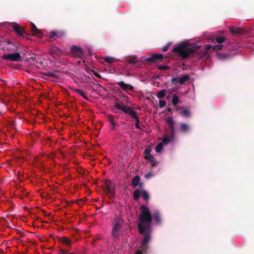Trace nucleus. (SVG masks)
Instances as JSON below:
<instances>
[{"instance_id":"19","label":"nucleus","mask_w":254,"mask_h":254,"mask_svg":"<svg viewBox=\"0 0 254 254\" xmlns=\"http://www.w3.org/2000/svg\"><path fill=\"white\" fill-rule=\"evenodd\" d=\"M181 130L183 132H187L190 130L189 126L185 123H182L180 124Z\"/></svg>"},{"instance_id":"9","label":"nucleus","mask_w":254,"mask_h":254,"mask_svg":"<svg viewBox=\"0 0 254 254\" xmlns=\"http://www.w3.org/2000/svg\"><path fill=\"white\" fill-rule=\"evenodd\" d=\"M166 122L169 127L170 128L171 132L170 134H167L165 135H169L170 137L172 139H174V136H175V129H174V125H175V121L173 120V119L172 117H168L166 119Z\"/></svg>"},{"instance_id":"38","label":"nucleus","mask_w":254,"mask_h":254,"mask_svg":"<svg viewBox=\"0 0 254 254\" xmlns=\"http://www.w3.org/2000/svg\"><path fill=\"white\" fill-rule=\"evenodd\" d=\"M171 81L173 83H176L177 82L179 83V76L174 77L171 79Z\"/></svg>"},{"instance_id":"10","label":"nucleus","mask_w":254,"mask_h":254,"mask_svg":"<svg viewBox=\"0 0 254 254\" xmlns=\"http://www.w3.org/2000/svg\"><path fill=\"white\" fill-rule=\"evenodd\" d=\"M70 50L74 57H76L80 59L82 58L83 52L80 47L76 46H72L70 48Z\"/></svg>"},{"instance_id":"3","label":"nucleus","mask_w":254,"mask_h":254,"mask_svg":"<svg viewBox=\"0 0 254 254\" xmlns=\"http://www.w3.org/2000/svg\"><path fill=\"white\" fill-rule=\"evenodd\" d=\"M124 220L119 217H116L113 222L112 236L115 240L119 239L123 232Z\"/></svg>"},{"instance_id":"21","label":"nucleus","mask_w":254,"mask_h":254,"mask_svg":"<svg viewBox=\"0 0 254 254\" xmlns=\"http://www.w3.org/2000/svg\"><path fill=\"white\" fill-rule=\"evenodd\" d=\"M190 78V76L188 74L184 75L183 77H179V84L181 85H183L186 81H187Z\"/></svg>"},{"instance_id":"11","label":"nucleus","mask_w":254,"mask_h":254,"mask_svg":"<svg viewBox=\"0 0 254 254\" xmlns=\"http://www.w3.org/2000/svg\"><path fill=\"white\" fill-rule=\"evenodd\" d=\"M117 85L126 92L131 91L133 90V87L131 85L126 83L124 81L118 82Z\"/></svg>"},{"instance_id":"44","label":"nucleus","mask_w":254,"mask_h":254,"mask_svg":"<svg viewBox=\"0 0 254 254\" xmlns=\"http://www.w3.org/2000/svg\"><path fill=\"white\" fill-rule=\"evenodd\" d=\"M221 56H222V55H221V54H218V55H217L218 57L219 58H220V59H222V58L221 57Z\"/></svg>"},{"instance_id":"43","label":"nucleus","mask_w":254,"mask_h":254,"mask_svg":"<svg viewBox=\"0 0 254 254\" xmlns=\"http://www.w3.org/2000/svg\"><path fill=\"white\" fill-rule=\"evenodd\" d=\"M47 75L48 76H52V74L50 72H48L47 74Z\"/></svg>"},{"instance_id":"2","label":"nucleus","mask_w":254,"mask_h":254,"mask_svg":"<svg viewBox=\"0 0 254 254\" xmlns=\"http://www.w3.org/2000/svg\"><path fill=\"white\" fill-rule=\"evenodd\" d=\"M199 47V46L196 44H190L187 42H182L174 47L173 51L181 59H185Z\"/></svg>"},{"instance_id":"12","label":"nucleus","mask_w":254,"mask_h":254,"mask_svg":"<svg viewBox=\"0 0 254 254\" xmlns=\"http://www.w3.org/2000/svg\"><path fill=\"white\" fill-rule=\"evenodd\" d=\"M115 107L118 110H122L124 113L126 114H128L129 110L131 109L130 107H127L126 106L122 105L119 103H116Z\"/></svg>"},{"instance_id":"46","label":"nucleus","mask_w":254,"mask_h":254,"mask_svg":"<svg viewBox=\"0 0 254 254\" xmlns=\"http://www.w3.org/2000/svg\"><path fill=\"white\" fill-rule=\"evenodd\" d=\"M60 254H65V253H61Z\"/></svg>"},{"instance_id":"37","label":"nucleus","mask_w":254,"mask_h":254,"mask_svg":"<svg viewBox=\"0 0 254 254\" xmlns=\"http://www.w3.org/2000/svg\"><path fill=\"white\" fill-rule=\"evenodd\" d=\"M172 43H168L166 46H165L164 47H163L162 49V51L163 52H166L167 51H168L169 47L171 45Z\"/></svg>"},{"instance_id":"35","label":"nucleus","mask_w":254,"mask_h":254,"mask_svg":"<svg viewBox=\"0 0 254 254\" xmlns=\"http://www.w3.org/2000/svg\"><path fill=\"white\" fill-rule=\"evenodd\" d=\"M216 40L219 44H222L225 41V39L224 37L220 36L217 37Z\"/></svg>"},{"instance_id":"7","label":"nucleus","mask_w":254,"mask_h":254,"mask_svg":"<svg viewBox=\"0 0 254 254\" xmlns=\"http://www.w3.org/2000/svg\"><path fill=\"white\" fill-rule=\"evenodd\" d=\"M174 139L170 137L169 135H165L163 137L162 141L159 143L155 148L156 152L160 153L163 149V146L164 145H167L169 142H173Z\"/></svg>"},{"instance_id":"1","label":"nucleus","mask_w":254,"mask_h":254,"mask_svg":"<svg viewBox=\"0 0 254 254\" xmlns=\"http://www.w3.org/2000/svg\"><path fill=\"white\" fill-rule=\"evenodd\" d=\"M152 220L156 224L161 223V219L159 211L155 210L151 214L148 207L141 205L137 225L139 232L142 235H144L141 247L143 251H146L148 248V243L151 239Z\"/></svg>"},{"instance_id":"41","label":"nucleus","mask_w":254,"mask_h":254,"mask_svg":"<svg viewBox=\"0 0 254 254\" xmlns=\"http://www.w3.org/2000/svg\"><path fill=\"white\" fill-rule=\"evenodd\" d=\"M92 72L93 73V74L96 75V76H98L99 75L98 73H96L95 71H94L93 70H92Z\"/></svg>"},{"instance_id":"17","label":"nucleus","mask_w":254,"mask_h":254,"mask_svg":"<svg viewBox=\"0 0 254 254\" xmlns=\"http://www.w3.org/2000/svg\"><path fill=\"white\" fill-rule=\"evenodd\" d=\"M50 54L53 56H58L62 53L61 50L57 47H53L50 50Z\"/></svg>"},{"instance_id":"26","label":"nucleus","mask_w":254,"mask_h":254,"mask_svg":"<svg viewBox=\"0 0 254 254\" xmlns=\"http://www.w3.org/2000/svg\"><path fill=\"white\" fill-rule=\"evenodd\" d=\"M140 61V59L136 57H133L127 60V63L130 64H134L137 63Z\"/></svg>"},{"instance_id":"23","label":"nucleus","mask_w":254,"mask_h":254,"mask_svg":"<svg viewBox=\"0 0 254 254\" xmlns=\"http://www.w3.org/2000/svg\"><path fill=\"white\" fill-rule=\"evenodd\" d=\"M74 92L79 94L81 96H82L84 99L88 100V98L85 95V93L82 91L81 90L79 89H75L74 90Z\"/></svg>"},{"instance_id":"28","label":"nucleus","mask_w":254,"mask_h":254,"mask_svg":"<svg viewBox=\"0 0 254 254\" xmlns=\"http://www.w3.org/2000/svg\"><path fill=\"white\" fill-rule=\"evenodd\" d=\"M107 118L108 121L110 123L112 126L117 125V123L114 121V119L113 116L111 115H108L107 116Z\"/></svg>"},{"instance_id":"40","label":"nucleus","mask_w":254,"mask_h":254,"mask_svg":"<svg viewBox=\"0 0 254 254\" xmlns=\"http://www.w3.org/2000/svg\"><path fill=\"white\" fill-rule=\"evenodd\" d=\"M135 254H142L141 250L138 249L136 251Z\"/></svg>"},{"instance_id":"24","label":"nucleus","mask_w":254,"mask_h":254,"mask_svg":"<svg viewBox=\"0 0 254 254\" xmlns=\"http://www.w3.org/2000/svg\"><path fill=\"white\" fill-rule=\"evenodd\" d=\"M31 24L32 26L31 32L34 35H37L40 33V31L36 27L34 23H31Z\"/></svg>"},{"instance_id":"13","label":"nucleus","mask_w":254,"mask_h":254,"mask_svg":"<svg viewBox=\"0 0 254 254\" xmlns=\"http://www.w3.org/2000/svg\"><path fill=\"white\" fill-rule=\"evenodd\" d=\"M115 107L118 110H122L124 113L126 114H128L129 110L131 109L130 107H127L126 106L122 105L119 103H116Z\"/></svg>"},{"instance_id":"29","label":"nucleus","mask_w":254,"mask_h":254,"mask_svg":"<svg viewBox=\"0 0 254 254\" xmlns=\"http://www.w3.org/2000/svg\"><path fill=\"white\" fill-rule=\"evenodd\" d=\"M62 36L61 33L59 31H52L50 33L49 36L50 38H54L55 36L61 37Z\"/></svg>"},{"instance_id":"42","label":"nucleus","mask_w":254,"mask_h":254,"mask_svg":"<svg viewBox=\"0 0 254 254\" xmlns=\"http://www.w3.org/2000/svg\"><path fill=\"white\" fill-rule=\"evenodd\" d=\"M116 125L112 126L111 129L113 130L115 129L116 128Z\"/></svg>"},{"instance_id":"15","label":"nucleus","mask_w":254,"mask_h":254,"mask_svg":"<svg viewBox=\"0 0 254 254\" xmlns=\"http://www.w3.org/2000/svg\"><path fill=\"white\" fill-rule=\"evenodd\" d=\"M132 185L133 188H135L139 186V187L142 186V183L140 182V177L139 176H134L132 180Z\"/></svg>"},{"instance_id":"5","label":"nucleus","mask_w":254,"mask_h":254,"mask_svg":"<svg viewBox=\"0 0 254 254\" xmlns=\"http://www.w3.org/2000/svg\"><path fill=\"white\" fill-rule=\"evenodd\" d=\"M151 146L147 147L144 150L143 156L147 161L151 164V167H154L157 166L158 162L155 159L154 156L151 154Z\"/></svg>"},{"instance_id":"22","label":"nucleus","mask_w":254,"mask_h":254,"mask_svg":"<svg viewBox=\"0 0 254 254\" xmlns=\"http://www.w3.org/2000/svg\"><path fill=\"white\" fill-rule=\"evenodd\" d=\"M166 94V90L165 89H162L158 91L156 94V96L158 99L163 98Z\"/></svg>"},{"instance_id":"36","label":"nucleus","mask_w":254,"mask_h":254,"mask_svg":"<svg viewBox=\"0 0 254 254\" xmlns=\"http://www.w3.org/2000/svg\"><path fill=\"white\" fill-rule=\"evenodd\" d=\"M166 105V102L164 100H160L159 101V106L160 108L164 107Z\"/></svg>"},{"instance_id":"4","label":"nucleus","mask_w":254,"mask_h":254,"mask_svg":"<svg viewBox=\"0 0 254 254\" xmlns=\"http://www.w3.org/2000/svg\"><path fill=\"white\" fill-rule=\"evenodd\" d=\"M223 45L222 44H219L215 46H211L207 44L205 45L203 51H201L199 55V58L202 59H207L209 57V52L211 49L212 50H220L222 49Z\"/></svg>"},{"instance_id":"32","label":"nucleus","mask_w":254,"mask_h":254,"mask_svg":"<svg viewBox=\"0 0 254 254\" xmlns=\"http://www.w3.org/2000/svg\"><path fill=\"white\" fill-rule=\"evenodd\" d=\"M128 114H129L132 118H134V119H135L136 118H138L136 112L131 109L129 110Z\"/></svg>"},{"instance_id":"45","label":"nucleus","mask_w":254,"mask_h":254,"mask_svg":"<svg viewBox=\"0 0 254 254\" xmlns=\"http://www.w3.org/2000/svg\"><path fill=\"white\" fill-rule=\"evenodd\" d=\"M67 254H76L75 253H68Z\"/></svg>"},{"instance_id":"14","label":"nucleus","mask_w":254,"mask_h":254,"mask_svg":"<svg viewBox=\"0 0 254 254\" xmlns=\"http://www.w3.org/2000/svg\"><path fill=\"white\" fill-rule=\"evenodd\" d=\"M177 110L183 117H188L190 116V112L186 108H177Z\"/></svg>"},{"instance_id":"16","label":"nucleus","mask_w":254,"mask_h":254,"mask_svg":"<svg viewBox=\"0 0 254 254\" xmlns=\"http://www.w3.org/2000/svg\"><path fill=\"white\" fill-rule=\"evenodd\" d=\"M105 185L108 191L109 192L112 193L115 188L114 184L110 181H106L105 182Z\"/></svg>"},{"instance_id":"18","label":"nucleus","mask_w":254,"mask_h":254,"mask_svg":"<svg viewBox=\"0 0 254 254\" xmlns=\"http://www.w3.org/2000/svg\"><path fill=\"white\" fill-rule=\"evenodd\" d=\"M229 31L233 34H241L242 33V29L241 28L234 26L231 27Z\"/></svg>"},{"instance_id":"33","label":"nucleus","mask_w":254,"mask_h":254,"mask_svg":"<svg viewBox=\"0 0 254 254\" xmlns=\"http://www.w3.org/2000/svg\"><path fill=\"white\" fill-rule=\"evenodd\" d=\"M155 173H154L152 172H149L145 174L144 177L146 179H149L152 177H153L155 175Z\"/></svg>"},{"instance_id":"25","label":"nucleus","mask_w":254,"mask_h":254,"mask_svg":"<svg viewBox=\"0 0 254 254\" xmlns=\"http://www.w3.org/2000/svg\"><path fill=\"white\" fill-rule=\"evenodd\" d=\"M152 60L155 61L156 62L157 61H160L161 60L163 57L162 54H153L151 56Z\"/></svg>"},{"instance_id":"31","label":"nucleus","mask_w":254,"mask_h":254,"mask_svg":"<svg viewBox=\"0 0 254 254\" xmlns=\"http://www.w3.org/2000/svg\"><path fill=\"white\" fill-rule=\"evenodd\" d=\"M62 243L66 244L67 246H70L72 244L71 241L66 237H64L62 239Z\"/></svg>"},{"instance_id":"30","label":"nucleus","mask_w":254,"mask_h":254,"mask_svg":"<svg viewBox=\"0 0 254 254\" xmlns=\"http://www.w3.org/2000/svg\"><path fill=\"white\" fill-rule=\"evenodd\" d=\"M179 99L176 95H174L172 97V103L174 106H176L179 103Z\"/></svg>"},{"instance_id":"6","label":"nucleus","mask_w":254,"mask_h":254,"mask_svg":"<svg viewBox=\"0 0 254 254\" xmlns=\"http://www.w3.org/2000/svg\"><path fill=\"white\" fill-rule=\"evenodd\" d=\"M6 25H11L15 31L20 36H23L24 33V29L21 27L20 25L15 23H10L8 22H4L0 23V26H4Z\"/></svg>"},{"instance_id":"39","label":"nucleus","mask_w":254,"mask_h":254,"mask_svg":"<svg viewBox=\"0 0 254 254\" xmlns=\"http://www.w3.org/2000/svg\"><path fill=\"white\" fill-rule=\"evenodd\" d=\"M135 127H136L138 128H140V127L139 126V118L138 117V118H136L135 119Z\"/></svg>"},{"instance_id":"34","label":"nucleus","mask_w":254,"mask_h":254,"mask_svg":"<svg viewBox=\"0 0 254 254\" xmlns=\"http://www.w3.org/2000/svg\"><path fill=\"white\" fill-rule=\"evenodd\" d=\"M141 194L142 195V196L143 197V198L145 200H147L149 198V194L148 193V192L146 191H141Z\"/></svg>"},{"instance_id":"8","label":"nucleus","mask_w":254,"mask_h":254,"mask_svg":"<svg viewBox=\"0 0 254 254\" xmlns=\"http://www.w3.org/2000/svg\"><path fill=\"white\" fill-rule=\"evenodd\" d=\"M2 59L10 61H20L21 57L18 52H15L11 54H4L2 57Z\"/></svg>"},{"instance_id":"20","label":"nucleus","mask_w":254,"mask_h":254,"mask_svg":"<svg viewBox=\"0 0 254 254\" xmlns=\"http://www.w3.org/2000/svg\"><path fill=\"white\" fill-rule=\"evenodd\" d=\"M104 60L107 63H109V64H112L116 61H118L119 60H116L115 58H113V57H108V56H106L104 58Z\"/></svg>"},{"instance_id":"27","label":"nucleus","mask_w":254,"mask_h":254,"mask_svg":"<svg viewBox=\"0 0 254 254\" xmlns=\"http://www.w3.org/2000/svg\"><path fill=\"white\" fill-rule=\"evenodd\" d=\"M141 191L140 190H139L138 189L135 190L134 191L133 194L134 199L135 200L138 199L139 196L141 194Z\"/></svg>"}]
</instances>
